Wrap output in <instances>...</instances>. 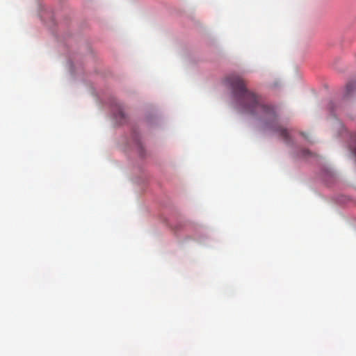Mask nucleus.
Returning a JSON list of instances; mask_svg holds the SVG:
<instances>
[{"label": "nucleus", "instance_id": "obj_1", "mask_svg": "<svg viewBox=\"0 0 356 356\" xmlns=\"http://www.w3.org/2000/svg\"><path fill=\"white\" fill-rule=\"evenodd\" d=\"M238 108L261 121L265 127L289 142L288 131L278 122L275 109L264 103L261 97L248 90L245 81L239 76L231 75L227 78Z\"/></svg>", "mask_w": 356, "mask_h": 356}, {"label": "nucleus", "instance_id": "obj_2", "mask_svg": "<svg viewBox=\"0 0 356 356\" xmlns=\"http://www.w3.org/2000/svg\"><path fill=\"white\" fill-rule=\"evenodd\" d=\"M356 90V81L349 82L346 86V95L349 96L352 92Z\"/></svg>", "mask_w": 356, "mask_h": 356}, {"label": "nucleus", "instance_id": "obj_3", "mask_svg": "<svg viewBox=\"0 0 356 356\" xmlns=\"http://www.w3.org/2000/svg\"><path fill=\"white\" fill-rule=\"evenodd\" d=\"M312 155H313V154L307 149H303L301 152V156L303 157H305V158L312 156Z\"/></svg>", "mask_w": 356, "mask_h": 356}]
</instances>
